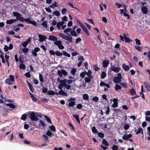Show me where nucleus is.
<instances>
[{
	"label": "nucleus",
	"instance_id": "7c9ffc66",
	"mask_svg": "<svg viewBox=\"0 0 150 150\" xmlns=\"http://www.w3.org/2000/svg\"><path fill=\"white\" fill-rule=\"evenodd\" d=\"M13 29L15 31L17 32L20 30V27L18 25L14 26L13 27Z\"/></svg>",
	"mask_w": 150,
	"mask_h": 150
},
{
	"label": "nucleus",
	"instance_id": "bf43d9fd",
	"mask_svg": "<svg viewBox=\"0 0 150 150\" xmlns=\"http://www.w3.org/2000/svg\"><path fill=\"white\" fill-rule=\"evenodd\" d=\"M82 106L81 104H79L77 105L76 108L78 109H80L82 108Z\"/></svg>",
	"mask_w": 150,
	"mask_h": 150
},
{
	"label": "nucleus",
	"instance_id": "473e14b6",
	"mask_svg": "<svg viewBox=\"0 0 150 150\" xmlns=\"http://www.w3.org/2000/svg\"><path fill=\"white\" fill-rule=\"evenodd\" d=\"M53 15L57 16H60V14L59 11H56L53 12Z\"/></svg>",
	"mask_w": 150,
	"mask_h": 150
},
{
	"label": "nucleus",
	"instance_id": "6ab92c4d",
	"mask_svg": "<svg viewBox=\"0 0 150 150\" xmlns=\"http://www.w3.org/2000/svg\"><path fill=\"white\" fill-rule=\"evenodd\" d=\"M81 28H82L83 31L86 33V34H87L88 35H89V32L85 25L83 26Z\"/></svg>",
	"mask_w": 150,
	"mask_h": 150
},
{
	"label": "nucleus",
	"instance_id": "72a5a7b5",
	"mask_svg": "<svg viewBox=\"0 0 150 150\" xmlns=\"http://www.w3.org/2000/svg\"><path fill=\"white\" fill-rule=\"evenodd\" d=\"M102 144L106 146H108L109 145L108 142H107L106 140L104 139H103L102 140Z\"/></svg>",
	"mask_w": 150,
	"mask_h": 150
},
{
	"label": "nucleus",
	"instance_id": "a878e982",
	"mask_svg": "<svg viewBox=\"0 0 150 150\" xmlns=\"http://www.w3.org/2000/svg\"><path fill=\"white\" fill-rule=\"evenodd\" d=\"M39 80L40 82H44V77L42 74L39 73Z\"/></svg>",
	"mask_w": 150,
	"mask_h": 150
},
{
	"label": "nucleus",
	"instance_id": "de8ad7c7",
	"mask_svg": "<svg viewBox=\"0 0 150 150\" xmlns=\"http://www.w3.org/2000/svg\"><path fill=\"white\" fill-rule=\"evenodd\" d=\"M120 84L123 87L125 88H127V86L126 83H120Z\"/></svg>",
	"mask_w": 150,
	"mask_h": 150
},
{
	"label": "nucleus",
	"instance_id": "cd10ccee",
	"mask_svg": "<svg viewBox=\"0 0 150 150\" xmlns=\"http://www.w3.org/2000/svg\"><path fill=\"white\" fill-rule=\"evenodd\" d=\"M62 54L64 56H66L68 57H71L69 53H67V52L64 51H62Z\"/></svg>",
	"mask_w": 150,
	"mask_h": 150
},
{
	"label": "nucleus",
	"instance_id": "4d7b16f0",
	"mask_svg": "<svg viewBox=\"0 0 150 150\" xmlns=\"http://www.w3.org/2000/svg\"><path fill=\"white\" fill-rule=\"evenodd\" d=\"M72 37L71 36L68 37L67 40L69 42H72Z\"/></svg>",
	"mask_w": 150,
	"mask_h": 150
},
{
	"label": "nucleus",
	"instance_id": "a211bd4d",
	"mask_svg": "<svg viewBox=\"0 0 150 150\" xmlns=\"http://www.w3.org/2000/svg\"><path fill=\"white\" fill-rule=\"evenodd\" d=\"M73 117L76 119L78 123L80 124V122L78 115L76 114H73Z\"/></svg>",
	"mask_w": 150,
	"mask_h": 150
},
{
	"label": "nucleus",
	"instance_id": "6e6d98bb",
	"mask_svg": "<svg viewBox=\"0 0 150 150\" xmlns=\"http://www.w3.org/2000/svg\"><path fill=\"white\" fill-rule=\"evenodd\" d=\"M99 100L98 97L97 96H95L93 97L92 99V100L96 102H97Z\"/></svg>",
	"mask_w": 150,
	"mask_h": 150
},
{
	"label": "nucleus",
	"instance_id": "774afa93",
	"mask_svg": "<svg viewBox=\"0 0 150 150\" xmlns=\"http://www.w3.org/2000/svg\"><path fill=\"white\" fill-rule=\"evenodd\" d=\"M40 124L42 125V126L43 127H45V124L42 120H40Z\"/></svg>",
	"mask_w": 150,
	"mask_h": 150
},
{
	"label": "nucleus",
	"instance_id": "58836bf2",
	"mask_svg": "<svg viewBox=\"0 0 150 150\" xmlns=\"http://www.w3.org/2000/svg\"><path fill=\"white\" fill-rule=\"evenodd\" d=\"M22 50L25 54L27 53L28 52V49L27 47H25L22 49Z\"/></svg>",
	"mask_w": 150,
	"mask_h": 150
},
{
	"label": "nucleus",
	"instance_id": "c85d7f7f",
	"mask_svg": "<svg viewBox=\"0 0 150 150\" xmlns=\"http://www.w3.org/2000/svg\"><path fill=\"white\" fill-rule=\"evenodd\" d=\"M76 72V68H71V74H72L74 76L75 75Z\"/></svg>",
	"mask_w": 150,
	"mask_h": 150
},
{
	"label": "nucleus",
	"instance_id": "a19ab883",
	"mask_svg": "<svg viewBox=\"0 0 150 150\" xmlns=\"http://www.w3.org/2000/svg\"><path fill=\"white\" fill-rule=\"evenodd\" d=\"M24 58L23 55H20L19 57V62L20 63H24V61H23L22 59Z\"/></svg>",
	"mask_w": 150,
	"mask_h": 150
},
{
	"label": "nucleus",
	"instance_id": "f257e3e1",
	"mask_svg": "<svg viewBox=\"0 0 150 150\" xmlns=\"http://www.w3.org/2000/svg\"><path fill=\"white\" fill-rule=\"evenodd\" d=\"M73 81L71 79L67 80L66 79L61 80L59 82L60 84L58 86V88L59 90H62L63 87H64L67 90H71V86L70 84H71Z\"/></svg>",
	"mask_w": 150,
	"mask_h": 150
},
{
	"label": "nucleus",
	"instance_id": "c756f323",
	"mask_svg": "<svg viewBox=\"0 0 150 150\" xmlns=\"http://www.w3.org/2000/svg\"><path fill=\"white\" fill-rule=\"evenodd\" d=\"M27 118V115L26 114H23L21 117V119L23 121H25Z\"/></svg>",
	"mask_w": 150,
	"mask_h": 150
},
{
	"label": "nucleus",
	"instance_id": "5fc2aeb1",
	"mask_svg": "<svg viewBox=\"0 0 150 150\" xmlns=\"http://www.w3.org/2000/svg\"><path fill=\"white\" fill-rule=\"evenodd\" d=\"M67 10L66 8H63L61 11V12L62 14L64 15L67 12Z\"/></svg>",
	"mask_w": 150,
	"mask_h": 150
},
{
	"label": "nucleus",
	"instance_id": "0eeeda50",
	"mask_svg": "<svg viewBox=\"0 0 150 150\" xmlns=\"http://www.w3.org/2000/svg\"><path fill=\"white\" fill-rule=\"evenodd\" d=\"M110 69L112 71L116 73H117L120 71V68L119 67L113 66L111 67Z\"/></svg>",
	"mask_w": 150,
	"mask_h": 150
},
{
	"label": "nucleus",
	"instance_id": "1a4fd4ad",
	"mask_svg": "<svg viewBox=\"0 0 150 150\" xmlns=\"http://www.w3.org/2000/svg\"><path fill=\"white\" fill-rule=\"evenodd\" d=\"M141 11L143 14H146L148 12V8L145 6L142 7Z\"/></svg>",
	"mask_w": 150,
	"mask_h": 150
},
{
	"label": "nucleus",
	"instance_id": "ea45409f",
	"mask_svg": "<svg viewBox=\"0 0 150 150\" xmlns=\"http://www.w3.org/2000/svg\"><path fill=\"white\" fill-rule=\"evenodd\" d=\"M121 89V87L118 84H116L115 87V89L116 91H117L118 90Z\"/></svg>",
	"mask_w": 150,
	"mask_h": 150
},
{
	"label": "nucleus",
	"instance_id": "b1692460",
	"mask_svg": "<svg viewBox=\"0 0 150 150\" xmlns=\"http://www.w3.org/2000/svg\"><path fill=\"white\" fill-rule=\"evenodd\" d=\"M139 52H141L143 49L142 47H140L138 46H135L134 47Z\"/></svg>",
	"mask_w": 150,
	"mask_h": 150
},
{
	"label": "nucleus",
	"instance_id": "4be33fe9",
	"mask_svg": "<svg viewBox=\"0 0 150 150\" xmlns=\"http://www.w3.org/2000/svg\"><path fill=\"white\" fill-rule=\"evenodd\" d=\"M82 97L83 99L85 100H88L89 98L88 95L86 93L83 94L82 96Z\"/></svg>",
	"mask_w": 150,
	"mask_h": 150
},
{
	"label": "nucleus",
	"instance_id": "f3484780",
	"mask_svg": "<svg viewBox=\"0 0 150 150\" xmlns=\"http://www.w3.org/2000/svg\"><path fill=\"white\" fill-rule=\"evenodd\" d=\"M60 90L59 91V94L60 95L62 96H67V93L65 92L63 90Z\"/></svg>",
	"mask_w": 150,
	"mask_h": 150
},
{
	"label": "nucleus",
	"instance_id": "3c124183",
	"mask_svg": "<svg viewBox=\"0 0 150 150\" xmlns=\"http://www.w3.org/2000/svg\"><path fill=\"white\" fill-rule=\"evenodd\" d=\"M92 132L94 133H96L98 132L97 129H96V127L94 126H93L92 127Z\"/></svg>",
	"mask_w": 150,
	"mask_h": 150
},
{
	"label": "nucleus",
	"instance_id": "2eb2a0df",
	"mask_svg": "<svg viewBox=\"0 0 150 150\" xmlns=\"http://www.w3.org/2000/svg\"><path fill=\"white\" fill-rule=\"evenodd\" d=\"M109 63V61L108 60H104L103 62V66L104 68L106 67H108Z\"/></svg>",
	"mask_w": 150,
	"mask_h": 150
},
{
	"label": "nucleus",
	"instance_id": "0e129e2a",
	"mask_svg": "<svg viewBox=\"0 0 150 150\" xmlns=\"http://www.w3.org/2000/svg\"><path fill=\"white\" fill-rule=\"evenodd\" d=\"M93 68L96 71H97L99 69V68L98 67L97 65H94Z\"/></svg>",
	"mask_w": 150,
	"mask_h": 150
},
{
	"label": "nucleus",
	"instance_id": "f8f14e48",
	"mask_svg": "<svg viewBox=\"0 0 150 150\" xmlns=\"http://www.w3.org/2000/svg\"><path fill=\"white\" fill-rule=\"evenodd\" d=\"M122 67L124 70L126 71H128L129 69V66L127 65L125 63H124L122 64Z\"/></svg>",
	"mask_w": 150,
	"mask_h": 150
},
{
	"label": "nucleus",
	"instance_id": "c03bdc74",
	"mask_svg": "<svg viewBox=\"0 0 150 150\" xmlns=\"http://www.w3.org/2000/svg\"><path fill=\"white\" fill-rule=\"evenodd\" d=\"M50 128L52 131L54 132L56 131V128L53 125L50 126Z\"/></svg>",
	"mask_w": 150,
	"mask_h": 150
},
{
	"label": "nucleus",
	"instance_id": "bb28decb",
	"mask_svg": "<svg viewBox=\"0 0 150 150\" xmlns=\"http://www.w3.org/2000/svg\"><path fill=\"white\" fill-rule=\"evenodd\" d=\"M129 93L132 96H134L136 94V92L133 88H132L130 89L129 90Z\"/></svg>",
	"mask_w": 150,
	"mask_h": 150
},
{
	"label": "nucleus",
	"instance_id": "4468645a",
	"mask_svg": "<svg viewBox=\"0 0 150 150\" xmlns=\"http://www.w3.org/2000/svg\"><path fill=\"white\" fill-rule=\"evenodd\" d=\"M48 39L52 41H55V42L57 41V38L55 36L53 35L50 36Z\"/></svg>",
	"mask_w": 150,
	"mask_h": 150
},
{
	"label": "nucleus",
	"instance_id": "13d9d810",
	"mask_svg": "<svg viewBox=\"0 0 150 150\" xmlns=\"http://www.w3.org/2000/svg\"><path fill=\"white\" fill-rule=\"evenodd\" d=\"M9 78L11 80V81H12L13 82L15 81V79H14V76L13 75H10L9 76Z\"/></svg>",
	"mask_w": 150,
	"mask_h": 150
},
{
	"label": "nucleus",
	"instance_id": "ddd939ff",
	"mask_svg": "<svg viewBox=\"0 0 150 150\" xmlns=\"http://www.w3.org/2000/svg\"><path fill=\"white\" fill-rule=\"evenodd\" d=\"M27 83L28 86V87L30 91L32 92H34V90L33 87L32 86L31 84L28 81H27Z\"/></svg>",
	"mask_w": 150,
	"mask_h": 150
},
{
	"label": "nucleus",
	"instance_id": "052dcab7",
	"mask_svg": "<svg viewBox=\"0 0 150 150\" xmlns=\"http://www.w3.org/2000/svg\"><path fill=\"white\" fill-rule=\"evenodd\" d=\"M24 75L27 78H30L31 77V75L30 73L29 72L25 73Z\"/></svg>",
	"mask_w": 150,
	"mask_h": 150
},
{
	"label": "nucleus",
	"instance_id": "864d4df0",
	"mask_svg": "<svg viewBox=\"0 0 150 150\" xmlns=\"http://www.w3.org/2000/svg\"><path fill=\"white\" fill-rule=\"evenodd\" d=\"M98 134L99 137L101 138H103L104 137V134L102 132H98Z\"/></svg>",
	"mask_w": 150,
	"mask_h": 150
},
{
	"label": "nucleus",
	"instance_id": "7ed1b4c3",
	"mask_svg": "<svg viewBox=\"0 0 150 150\" xmlns=\"http://www.w3.org/2000/svg\"><path fill=\"white\" fill-rule=\"evenodd\" d=\"M122 76L121 73H119L117 74V76H115L113 79V81L115 83H119L121 81Z\"/></svg>",
	"mask_w": 150,
	"mask_h": 150
},
{
	"label": "nucleus",
	"instance_id": "412c9836",
	"mask_svg": "<svg viewBox=\"0 0 150 150\" xmlns=\"http://www.w3.org/2000/svg\"><path fill=\"white\" fill-rule=\"evenodd\" d=\"M144 83L147 90L148 91H150V86L148 83L147 82L145 81Z\"/></svg>",
	"mask_w": 150,
	"mask_h": 150
},
{
	"label": "nucleus",
	"instance_id": "2f4dec72",
	"mask_svg": "<svg viewBox=\"0 0 150 150\" xmlns=\"http://www.w3.org/2000/svg\"><path fill=\"white\" fill-rule=\"evenodd\" d=\"M70 33L71 35L73 36L76 37L77 36V34H76V31L73 30H72L70 31Z\"/></svg>",
	"mask_w": 150,
	"mask_h": 150
},
{
	"label": "nucleus",
	"instance_id": "9b49d317",
	"mask_svg": "<svg viewBox=\"0 0 150 150\" xmlns=\"http://www.w3.org/2000/svg\"><path fill=\"white\" fill-rule=\"evenodd\" d=\"M29 94L30 95V97L31 98L33 101L35 102H37L38 99L36 97L34 96L30 92H29Z\"/></svg>",
	"mask_w": 150,
	"mask_h": 150
},
{
	"label": "nucleus",
	"instance_id": "20e7f679",
	"mask_svg": "<svg viewBox=\"0 0 150 150\" xmlns=\"http://www.w3.org/2000/svg\"><path fill=\"white\" fill-rule=\"evenodd\" d=\"M22 19H23V22H24V21H25L26 23L29 24H32L34 25H36V22L34 21H31L30 18H22Z\"/></svg>",
	"mask_w": 150,
	"mask_h": 150
},
{
	"label": "nucleus",
	"instance_id": "6e6552de",
	"mask_svg": "<svg viewBox=\"0 0 150 150\" xmlns=\"http://www.w3.org/2000/svg\"><path fill=\"white\" fill-rule=\"evenodd\" d=\"M38 36L39 38V40L41 42L45 41L47 38L45 36L41 34H38Z\"/></svg>",
	"mask_w": 150,
	"mask_h": 150
},
{
	"label": "nucleus",
	"instance_id": "09e8293b",
	"mask_svg": "<svg viewBox=\"0 0 150 150\" xmlns=\"http://www.w3.org/2000/svg\"><path fill=\"white\" fill-rule=\"evenodd\" d=\"M130 127V126L128 124H125L124 125V129L125 130H127Z\"/></svg>",
	"mask_w": 150,
	"mask_h": 150
},
{
	"label": "nucleus",
	"instance_id": "69168bd1",
	"mask_svg": "<svg viewBox=\"0 0 150 150\" xmlns=\"http://www.w3.org/2000/svg\"><path fill=\"white\" fill-rule=\"evenodd\" d=\"M45 9L46 10V11L48 13H51L52 12V11L51 9L49 8V7H46L45 8Z\"/></svg>",
	"mask_w": 150,
	"mask_h": 150
},
{
	"label": "nucleus",
	"instance_id": "c9c22d12",
	"mask_svg": "<svg viewBox=\"0 0 150 150\" xmlns=\"http://www.w3.org/2000/svg\"><path fill=\"white\" fill-rule=\"evenodd\" d=\"M19 67L20 69H24L25 68V66L24 64L21 63L19 66Z\"/></svg>",
	"mask_w": 150,
	"mask_h": 150
},
{
	"label": "nucleus",
	"instance_id": "f03ea898",
	"mask_svg": "<svg viewBox=\"0 0 150 150\" xmlns=\"http://www.w3.org/2000/svg\"><path fill=\"white\" fill-rule=\"evenodd\" d=\"M28 115L29 118L33 121H37L38 118L36 116L35 112L34 111H29L28 112Z\"/></svg>",
	"mask_w": 150,
	"mask_h": 150
},
{
	"label": "nucleus",
	"instance_id": "338daca9",
	"mask_svg": "<svg viewBox=\"0 0 150 150\" xmlns=\"http://www.w3.org/2000/svg\"><path fill=\"white\" fill-rule=\"evenodd\" d=\"M52 132H51L50 131L48 130L47 132L46 133V134L48 136H51L52 135Z\"/></svg>",
	"mask_w": 150,
	"mask_h": 150
},
{
	"label": "nucleus",
	"instance_id": "39448f33",
	"mask_svg": "<svg viewBox=\"0 0 150 150\" xmlns=\"http://www.w3.org/2000/svg\"><path fill=\"white\" fill-rule=\"evenodd\" d=\"M57 74L60 77L62 76V74L64 76H66L67 74V72L64 70L61 69V70H58L57 71Z\"/></svg>",
	"mask_w": 150,
	"mask_h": 150
},
{
	"label": "nucleus",
	"instance_id": "e433bc0d",
	"mask_svg": "<svg viewBox=\"0 0 150 150\" xmlns=\"http://www.w3.org/2000/svg\"><path fill=\"white\" fill-rule=\"evenodd\" d=\"M47 93L49 95H54L55 94V93L52 91L49 90L47 92Z\"/></svg>",
	"mask_w": 150,
	"mask_h": 150
},
{
	"label": "nucleus",
	"instance_id": "49530a36",
	"mask_svg": "<svg viewBox=\"0 0 150 150\" xmlns=\"http://www.w3.org/2000/svg\"><path fill=\"white\" fill-rule=\"evenodd\" d=\"M75 102L74 101H71L69 104V107H73L75 105Z\"/></svg>",
	"mask_w": 150,
	"mask_h": 150
},
{
	"label": "nucleus",
	"instance_id": "423d86ee",
	"mask_svg": "<svg viewBox=\"0 0 150 150\" xmlns=\"http://www.w3.org/2000/svg\"><path fill=\"white\" fill-rule=\"evenodd\" d=\"M54 43L55 45H57L60 49L62 50L64 48V46L62 44V42L60 40L54 42Z\"/></svg>",
	"mask_w": 150,
	"mask_h": 150
},
{
	"label": "nucleus",
	"instance_id": "5701e85b",
	"mask_svg": "<svg viewBox=\"0 0 150 150\" xmlns=\"http://www.w3.org/2000/svg\"><path fill=\"white\" fill-rule=\"evenodd\" d=\"M21 15L19 13L18 14L16 17V18L17 20L20 21L22 22H23V19H22V18H23V17H21Z\"/></svg>",
	"mask_w": 150,
	"mask_h": 150
},
{
	"label": "nucleus",
	"instance_id": "8fccbe9b",
	"mask_svg": "<svg viewBox=\"0 0 150 150\" xmlns=\"http://www.w3.org/2000/svg\"><path fill=\"white\" fill-rule=\"evenodd\" d=\"M136 41V43L137 45H140L141 44V43L139 40L136 38L135 40Z\"/></svg>",
	"mask_w": 150,
	"mask_h": 150
},
{
	"label": "nucleus",
	"instance_id": "393cba45",
	"mask_svg": "<svg viewBox=\"0 0 150 150\" xmlns=\"http://www.w3.org/2000/svg\"><path fill=\"white\" fill-rule=\"evenodd\" d=\"M124 40L125 42L129 43L131 41L130 39L129 38L127 37L126 36H124ZM132 41V40H131Z\"/></svg>",
	"mask_w": 150,
	"mask_h": 150
},
{
	"label": "nucleus",
	"instance_id": "603ef678",
	"mask_svg": "<svg viewBox=\"0 0 150 150\" xmlns=\"http://www.w3.org/2000/svg\"><path fill=\"white\" fill-rule=\"evenodd\" d=\"M56 55L58 56H61L62 55V53L59 51H57L56 52Z\"/></svg>",
	"mask_w": 150,
	"mask_h": 150
},
{
	"label": "nucleus",
	"instance_id": "f704fd0d",
	"mask_svg": "<svg viewBox=\"0 0 150 150\" xmlns=\"http://www.w3.org/2000/svg\"><path fill=\"white\" fill-rule=\"evenodd\" d=\"M106 76V74L105 72L104 71L102 72V74L101 76V78L102 79H104Z\"/></svg>",
	"mask_w": 150,
	"mask_h": 150
},
{
	"label": "nucleus",
	"instance_id": "37998d69",
	"mask_svg": "<svg viewBox=\"0 0 150 150\" xmlns=\"http://www.w3.org/2000/svg\"><path fill=\"white\" fill-rule=\"evenodd\" d=\"M122 139L125 140L127 141L129 139V138L127 136V134H124L122 137Z\"/></svg>",
	"mask_w": 150,
	"mask_h": 150
},
{
	"label": "nucleus",
	"instance_id": "dca6fc26",
	"mask_svg": "<svg viewBox=\"0 0 150 150\" xmlns=\"http://www.w3.org/2000/svg\"><path fill=\"white\" fill-rule=\"evenodd\" d=\"M17 21L16 19H10L6 21V23L8 24H12L13 23L16 21Z\"/></svg>",
	"mask_w": 150,
	"mask_h": 150
},
{
	"label": "nucleus",
	"instance_id": "680f3d73",
	"mask_svg": "<svg viewBox=\"0 0 150 150\" xmlns=\"http://www.w3.org/2000/svg\"><path fill=\"white\" fill-rule=\"evenodd\" d=\"M45 118H46L47 120L50 123L51 122V121L50 119L48 116H45L44 117Z\"/></svg>",
	"mask_w": 150,
	"mask_h": 150
},
{
	"label": "nucleus",
	"instance_id": "9d476101",
	"mask_svg": "<svg viewBox=\"0 0 150 150\" xmlns=\"http://www.w3.org/2000/svg\"><path fill=\"white\" fill-rule=\"evenodd\" d=\"M134 132H136V134H138L140 133H141L142 134H143V130L142 128L140 127L138 129V130H137L136 129V128H134Z\"/></svg>",
	"mask_w": 150,
	"mask_h": 150
},
{
	"label": "nucleus",
	"instance_id": "79ce46f5",
	"mask_svg": "<svg viewBox=\"0 0 150 150\" xmlns=\"http://www.w3.org/2000/svg\"><path fill=\"white\" fill-rule=\"evenodd\" d=\"M86 71H83L80 74V76L82 78H83L85 77V76L86 74Z\"/></svg>",
	"mask_w": 150,
	"mask_h": 150
},
{
	"label": "nucleus",
	"instance_id": "a18cd8bd",
	"mask_svg": "<svg viewBox=\"0 0 150 150\" xmlns=\"http://www.w3.org/2000/svg\"><path fill=\"white\" fill-rule=\"evenodd\" d=\"M48 89L46 88H44V87H42V93H45L47 92Z\"/></svg>",
	"mask_w": 150,
	"mask_h": 150
},
{
	"label": "nucleus",
	"instance_id": "e2e57ef3",
	"mask_svg": "<svg viewBox=\"0 0 150 150\" xmlns=\"http://www.w3.org/2000/svg\"><path fill=\"white\" fill-rule=\"evenodd\" d=\"M118 105V103H114L112 105L113 108H116L117 107Z\"/></svg>",
	"mask_w": 150,
	"mask_h": 150
},
{
	"label": "nucleus",
	"instance_id": "4c0bfd02",
	"mask_svg": "<svg viewBox=\"0 0 150 150\" xmlns=\"http://www.w3.org/2000/svg\"><path fill=\"white\" fill-rule=\"evenodd\" d=\"M7 105L8 106H9L10 108H12L13 109H14L16 108L15 105L13 103H11L7 104Z\"/></svg>",
	"mask_w": 150,
	"mask_h": 150
},
{
	"label": "nucleus",
	"instance_id": "aec40b11",
	"mask_svg": "<svg viewBox=\"0 0 150 150\" xmlns=\"http://www.w3.org/2000/svg\"><path fill=\"white\" fill-rule=\"evenodd\" d=\"M5 82L8 85H11L13 81H11L10 79L8 78L6 79Z\"/></svg>",
	"mask_w": 150,
	"mask_h": 150
}]
</instances>
